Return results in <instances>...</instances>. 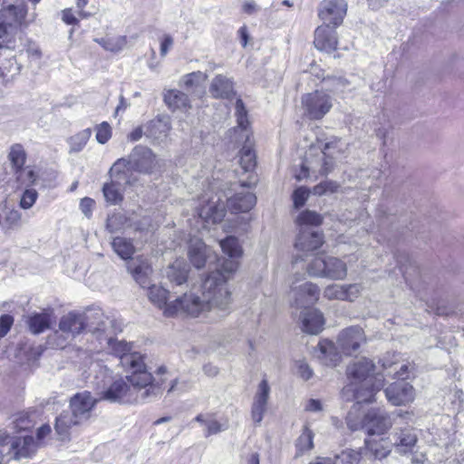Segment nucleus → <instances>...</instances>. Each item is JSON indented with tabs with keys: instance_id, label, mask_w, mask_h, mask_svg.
Instances as JSON below:
<instances>
[{
	"instance_id": "obj_30",
	"label": "nucleus",
	"mask_w": 464,
	"mask_h": 464,
	"mask_svg": "<svg viewBox=\"0 0 464 464\" xmlns=\"http://www.w3.org/2000/svg\"><path fill=\"white\" fill-rule=\"evenodd\" d=\"M96 404L90 392L76 393L71 399L72 413L77 418L89 414Z\"/></svg>"
},
{
	"instance_id": "obj_12",
	"label": "nucleus",
	"mask_w": 464,
	"mask_h": 464,
	"mask_svg": "<svg viewBox=\"0 0 464 464\" xmlns=\"http://www.w3.org/2000/svg\"><path fill=\"white\" fill-rule=\"evenodd\" d=\"M388 401L394 406H402L411 403L415 399V390L406 382H394L385 390Z\"/></svg>"
},
{
	"instance_id": "obj_36",
	"label": "nucleus",
	"mask_w": 464,
	"mask_h": 464,
	"mask_svg": "<svg viewBox=\"0 0 464 464\" xmlns=\"http://www.w3.org/2000/svg\"><path fill=\"white\" fill-rule=\"evenodd\" d=\"M314 433L313 430L308 427V425H304L303 427L302 433L296 439L295 443L296 457L303 456L314 449Z\"/></svg>"
},
{
	"instance_id": "obj_45",
	"label": "nucleus",
	"mask_w": 464,
	"mask_h": 464,
	"mask_svg": "<svg viewBox=\"0 0 464 464\" xmlns=\"http://www.w3.org/2000/svg\"><path fill=\"white\" fill-rule=\"evenodd\" d=\"M102 193L106 201L111 205L120 204L123 200V195L116 182L105 183L102 187Z\"/></svg>"
},
{
	"instance_id": "obj_18",
	"label": "nucleus",
	"mask_w": 464,
	"mask_h": 464,
	"mask_svg": "<svg viewBox=\"0 0 464 464\" xmlns=\"http://www.w3.org/2000/svg\"><path fill=\"white\" fill-rule=\"evenodd\" d=\"M198 217L206 223H220L226 216V207L218 198L217 201L208 199L198 208Z\"/></svg>"
},
{
	"instance_id": "obj_25",
	"label": "nucleus",
	"mask_w": 464,
	"mask_h": 464,
	"mask_svg": "<svg viewBox=\"0 0 464 464\" xmlns=\"http://www.w3.org/2000/svg\"><path fill=\"white\" fill-rule=\"evenodd\" d=\"M324 314L316 308H308L303 313L302 330L310 334H318L324 329Z\"/></svg>"
},
{
	"instance_id": "obj_46",
	"label": "nucleus",
	"mask_w": 464,
	"mask_h": 464,
	"mask_svg": "<svg viewBox=\"0 0 464 464\" xmlns=\"http://www.w3.org/2000/svg\"><path fill=\"white\" fill-rule=\"evenodd\" d=\"M22 224V214L19 210L12 208L4 218L3 230L6 233L19 227Z\"/></svg>"
},
{
	"instance_id": "obj_48",
	"label": "nucleus",
	"mask_w": 464,
	"mask_h": 464,
	"mask_svg": "<svg viewBox=\"0 0 464 464\" xmlns=\"http://www.w3.org/2000/svg\"><path fill=\"white\" fill-rule=\"evenodd\" d=\"M95 138L100 144L107 143L112 136V128L107 121H102L94 127Z\"/></svg>"
},
{
	"instance_id": "obj_53",
	"label": "nucleus",
	"mask_w": 464,
	"mask_h": 464,
	"mask_svg": "<svg viewBox=\"0 0 464 464\" xmlns=\"http://www.w3.org/2000/svg\"><path fill=\"white\" fill-rule=\"evenodd\" d=\"M125 218L120 213H113L110 215L106 220V228L111 233H115L121 229L123 225Z\"/></svg>"
},
{
	"instance_id": "obj_11",
	"label": "nucleus",
	"mask_w": 464,
	"mask_h": 464,
	"mask_svg": "<svg viewBox=\"0 0 464 464\" xmlns=\"http://www.w3.org/2000/svg\"><path fill=\"white\" fill-rule=\"evenodd\" d=\"M313 44L321 53L329 54L335 53L339 46L336 28L326 24L318 25L314 32Z\"/></svg>"
},
{
	"instance_id": "obj_33",
	"label": "nucleus",
	"mask_w": 464,
	"mask_h": 464,
	"mask_svg": "<svg viewBox=\"0 0 464 464\" xmlns=\"http://www.w3.org/2000/svg\"><path fill=\"white\" fill-rule=\"evenodd\" d=\"M29 331L34 334H40L51 328L52 313H34L26 319Z\"/></svg>"
},
{
	"instance_id": "obj_61",
	"label": "nucleus",
	"mask_w": 464,
	"mask_h": 464,
	"mask_svg": "<svg viewBox=\"0 0 464 464\" xmlns=\"http://www.w3.org/2000/svg\"><path fill=\"white\" fill-rule=\"evenodd\" d=\"M130 161L125 159H119L111 168V173H121L124 172L129 168Z\"/></svg>"
},
{
	"instance_id": "obj_34",
	"label": "nucleus",
	"mask_w": 464,
	"mask_h": 464,
	"mask_svg": "<svg viewBox=\"0 0 464 464\" xmlns=\"http://www.w3.org/2000/svg\"><path fill=\"white\" fill-rule=\"evenodd\" d=\"M189 267L184 258H177L169 266L167 272L168 278L171 283L180 285L187 282Z\"/></svg>"
},
{
	"instance_id": "obj_22",
	"label": "nucleus",
	"mask_w": 464,
	"mask_h": 464,
	"mask_svg": "<svg viewBox=\"0 0 464 464\" xmlns=\"http://www.w3.org/2000/svg\"><path fill=\"white\" fill-rule=\"evenodd\" d=\"M319 351L318 358L326 366L335 367L342 360V352L339 347L329 339H322L317 344Z\"/></svg>"
},
{
	"instance_id": "obj_41",
	"label": "nucleus",
	"mask_w": 464,
	"mask_h": 464,
	"mask_svg": "<svg viewBox=\"0 0 464 464\" xmlns=\"http://www.w3.org/2000/svg\"><path fill=\"white\" fill-rule=\"evenodd\" d=\"M12 459H14L13 439L7 433L0 431V464H8Z\"/></svg>"
},
{
	"instance_id": "obj_17",
	"label": "nucleus",
	"mask_w": 464,
	"mask_h": 464,
	"mask_svg": "<svg viewBox=\"0 0 464 464\" xmlns=\"http://www.w3.org/2000/svg\"><path fill=\"white\" fill-rule=\"evenodd\" d=\"M324 237L323 232L310 231L301 228L295 241V247L304 253L314 252L323 246Z\"/></svg>"
},
{
	"instance_id": "obj_10",
	"label": "nucleus",
	"mask_w": 464,
	"mask_h": 464,
	"mask_svg": "<svg viewBox=\"0 0 464 464\" xmlns=\"http://www.w3.org/2000/svg\"><path fill=\"white\" fill-rule=\"evenodd\" d=\"M101 399L111 402L134 403L138 401V395L123 379L120 378L102 392Z\"/></svg>"
},
{
	"instance_id": "obj_32",
	"label": "nucleus",
	"mask_w": 464,
	"mask_h": 464,
	"mask_svg": "<svg viewBox=\"0 0 464 464\" xmlns=\"http://www.w3.org/2000/svg\"><path fill=\"white\" fill-rule=\"evenodd\" d=\"M164 102L171 111H188L190 109L188 96L181 91L171 89L164 93Z\"/></svg>"
},
{
	"instance_id": "obj_5",
	"label": "nucleus",
	"mask_w": 464,
	"mask_h": 464,
	"mask_svg": "<svg viewBox=\"0 0 464 464\" xmlns=\"http://www.w3.org/2000/svg\"><path fill=\"white\" fill-rule=\"evenodd\" d=\"M313 276L327 277L333 280H343L347 276V266L340 258L334 256H315L307 267Z\"/></svg>"
},
{
	"instance_id": "obj_51",
	"label": "nucleus",
	"mask_w": 464,
	"mask_h": 464,
	"mask_svg": "<svg viewBox=\"0 0 464 464\" xmlns=\"http://www.w3.org/2000/svg\"><path fill=\"white\" fill-rule=\"evenodd\" d=\"M29 188L24 189L19 201V206L23 209L32 208L38 198V192L34 188Z\"/></svg>"
},
{
	"instance_id": "obj_24",
	"label": "nucleus",
	"mask_w": 464,
	"mask_h": 464,
	"mask_svg": "<svg viewBox=\"0 0 464 464\" xmlns=\"http://www.w3.org/2000/svg\"><path fill=\"white\" fill-rule=\"evenodd\" d=\"M256 203L255 194L246 191L236 193L227 198V207L233 214L245 213L250 211Z\"/></svg>"
},
{
	"instance_id": "obj_21",
	"label": "nucleus",
	"mask_w": 464,
	"mask_h": 464,
	"mask_svg": "<svg viewBox=\"0 0 464 464\" xmlns=\"http://www.w3.org/2000/svg\"><path fill=\"white\" fill-rule=\"evenodd\" d=\"M360 294V286L356 284L344 285H330L324 291V297L328 300L353 301Z\"/></svg>"
},
{
	"instance_id": "obj_15",
	"label": "nucleus",
	"mask_w": 464,
	"mask_h": 464,
	"mask_svg": "<svg viewBox=\"0 0 464 464\" xmlns=\"http://www.w3.org/2000/svg\"><path fill=\"white\" fill-rule=\"evenodd\" d=\"M364 449L375 459L381 460L391 454L393 449V443L388 434L367 435V438L364 440Z\"/></svg>"
},
{
	"instance_id": "obj_4",
	"label": "nucleus",
	"mask_w": 464,
	"mask_h": 464,
	"mask_svg": "<svg viewBox=\"0 0 464 464\" xmlns=\"http://www.w3.org/2000/svg\"><path fill=\"white\" fill-rule=\"evenodd\" d=\"M303 115L310 121H321L327 115L333 106L331 93L323 89H316L301 97Z\"/></svg>"
},
{
	"instance_id": "obj_31",
	"label": "nucleus",
	"mask_w": 464,
	"mask_h": 464,
	"mask_svg": "<svg viewBox=\"0 0 464 464\" xmlns=\"http://www.w3.org/2000/svg\"><path fill=\"white\" fill-rule=\"evenodd\" d=\"M108 343L112 353L121 359L124 368L130 364L131 360H134V355H142L139 352H132L133 345L131 343L110 339Z\"/></svg>"
},
{
	"instance_id": "obj_63",
	"label": "nucleus",
	"mask_w": 464,
	"mask_h": 464,
	"mask_svg": "<svg viewBox=\"0 0 464 464\" xmlns=\"http://www.w3.org/2000/svg\"><path fill=\"white\" fill-rule=\"evenodd\" d=\"M394 378H396L397 382H404L405 380L410 378V370L407 364L401 365L400 370L396 372Z\"/></svg>"
},
{
	"instance_id": "obj_38",
	"label": "nucleus",
	"mask_w": 464,
	"mask_h": 464,
	"mask_svg": "<svg viewBox=\"0 0 464 464\" xmlns=\"http://www.w3.org/2000/svg\"><path fill=\"white\" fill-rule=\"evenodd\" d=\"M130 274L135 281L143 288L147 287L150 284L149 276L152 269L147 260H140V263L134 267H129Z\"/></svg>"
},
{
	"instance_id": "obj_55",
	"label": "nucleus",
	"mask_w": 464,
	"mask_h": 464,
	"mask_svg": "<svg viewBox=\"0 0 464 464\" xmlns=\"http://www.w3.org/2000/svg\"><path fill=\"white\" fill-rule=\"evenodd\" d=\"M14 317L11 314H2L0 316V338L5 336L14 324Z\"/></svg>"
},
{
	"instance_id": "obj_52",
	"label": "nucleus",
	"mask_w": 464,
	"mask_h": 464,
	"mask_svg": "<svg viewBox=\"0 0 464 464\" xmlns=\"http://www.w3.org/2000/svg\"><path fill=\"white\" fill-rule=\"evenodd\" d=\"M310 190L305 187H298L292 194V199L295 208L298 209L304 206L308 199Z\"/></svg>"
},
{
	"instance_id": "obj_6",
	"label": "nucleus",
	"mask_w": 464,
	"mask_h": 464,
	"mask_svg": "<svg viewBox=\"0 0 464 464\" xmlns=\"http://www.w3.org/2000/svg\"><path fill=\"white\" fill-rule=\"evenodd\" d=\"M392 426L390 413L381 408L368 410L361 420V429L367 435H386Z\"/></svg>"
},
{
	"instance_id": "obj_56",
	"label": "nucleus",
	"mask_w": 464,
	"mask_h": 464,
	"mask_svg": "<svg viewBox=\"0 0 464 464\" xmlns=\"http://www.w3.org/2000/svg\"><path fill=\"white\" fill-rule=\"evenodd\" d=\"M173 45V38L169 34H164L160 38V56L164 57L169 53V49Z\"/></svg>"
},
{
	"instance_id": "obj_8",
	"label": "nucleus",
	"mask_w": 464,
	"mask_h": 464,
	"mask_svg": "<svg viewBox=\"0 0 464 464\" xmlns=\"http://www.w3.org/2000/svg\"><path fill=\"white\" fill-rule=\"evenodd\" d=\"M365 341L364 331L358 325L343 329L336 339L338 347L344 355H351L356 352Z\"/></svg>"
},
{
	"instance_id": "obj_3",
	"label": "nucleus",
	"mask_w": 464,
	"mask_h": 464,
	"mask_svg": "<svg viewBox=\"0 0 464 464\" xmlns=\"http://www.w3.org/2000/svg\"><path fill=\"white\" fill-rule=\"evenodd\" d=\"M7 159L18 188L32 187L36 183L38 176L32 167H25L27 153L21 143L10 147Z\"/></svg>"
},
{
	"instance_id": "obj_16",
	"label": "nucleus",
	"mask_w": 464,
	"mask_h": 464,
	"mask_svg": "<svg viewBox=\"0 0 464 464\" xmlns=\"http://www.w3.org/2000/svg\"><path fill=\"white\" fill-rule=\"evenodd\" d=\"M88 325L87 316L76 311H71L63 315L59 321V329L72 337L81 334Z\"/></svg>"
},
{
	"instance_id": "obj_47",
	"label": "nucleus",
	"mask_w": 464,
	"mask_h": 464,
	"mask_svg": "<svg viewBox=\"0 0 464 464\" xmlns=\"http://www.w3.org/2000/svg\"><path fill=\"white\" fill-rule=\"evenodd\" d=\"M329 147L330 144L325 143L322 150V165L318 170L319 175L322 177L327 176L334 169V158L327 154V150L329 149Z\"/></svg>"
},
{
	"instance_id": "obj_42",
	"label": "nucleus",
	"mask_w": 464,
	"mask_h": 464,
	"mask_svg": "<svg viewBox=\"0 0 464 464\" xmlns=\"http://www.w3.org/2000/svg\"><path fill=\"white\" fill-rule=\"evenodd\" d=\"M92 136V130L90 128L84 129L74 135L71 136L68 140L70 146V152H80L86 146L88 140Z\"/></svg>"
},
{
	"instance_id": "obj_58",
	"label": "nucleus",
	"mask_w": 464,
	"mask_h": 464,
	"mask_svg": "<svg viewBox=\"0 0 464 464\" xmlns=\"http://www.w3.org/2000/svg\"><path fill=\"white\" fill-rule=\"evenodd\" d=\"M62 20L68 25H76L79 24V20L74 15L72 8H65L62 11Z\"/></svg>"
},
{
	"instance_id": "obj_23",
	"label": "nucleus",
	"mask_w": 464,
	"mask_h": 464,
	"mask_svg": "<svg viewBox=\"0 0 464 464\" xmlns=\"http://www.w3.org/2000/svg\"><path fill=\"white\" fill-rule=\"evenodd\" d=\"M209 92L211 97L220 100H232L236 95L233 82L222 74H218L213 78Z\"/></svg>"
},
{
	"instance_id": "obj_57",
	"label": "nucleus",
	"mask_w": 464,
	"mask_h": 464,
	"mask_svg": "<svg viewBox=\"0 0 464 464\" xmlns=\"http://www.w3.org/2000/svg\"><path fill=\"white\" fill-rule=\"evenodd\" d=\"M95 206V201L91 198H83L80 202V208L84 215L90 218L92 214V209Z\"/></svg>"
},
{
	"instance_id": "obj_27",
	"label": "nucleus",
	"mask_w": 464,
	"mask_h": 464,
	"mask_svg": "<svg viewBox=\"0 0 464 464\" xmlns=\"http://www.w3.org/2000/svg\"><path fill=\"white\" fill-rule=\"evenodd\" d=\"M14 459L33 457L39 448V444L33 436L15 437L13 439Z\"/></svg>"
},
{
	"instance_id": "obj_14",
	"label": "nucleus",
	"mask_w": 464,
	"mask_h": 464,
	"mask_svg": "<svg viewBox=\"0 0 464 464\" xmlns=\"http://www.w3.org/2000/svg\"><path fill=\"white\" fill-rule=\"evenodd\" d=\"M348 387L353 392V399L357 403H371L375 401L376 393L383 387V379L377 378Z\"/></svg>"
},
{
	"instance_id": "obj_62",
	"label": "nucleus",
	"mask_w": 464,
	"mask_h": 464,
	"mask_svg": "<svg viewBox=\"0 0 464 464\" xmlns=\"http://www.w3.org/2000/svg\"><path fill=\"white\" fill-rule=\"evenodd\" d=\"M202 75L201 72H193L184 76V86L191 88L195 85L196 81Z\"/></svg>"
},
{
	"instance_id": "obj_29",
	"label": "nucleus",
	"mask_w": 464,
	"mask_h": 464,
	"mask_svg": "<svg viewBox=\"0 0 464 464\" xmlns=\"http://www.w3.org/2000/svg\"><path fill=\"white\" fill-rule=\"evenodd\" d=\"M239 164L245 172L254 171L256 167V154L250 134H246L245 143L239 150Z\"/></svg>"
},
{
	"instance_id": "obj_7",
	"label": "nucleus",
	"mask_w": 464,
	"mask_h": 464,
	"mask_svg": "<svg viewBox=\"0 0 464 464\" xmlns=\"http://www.w3.org/2000/svg\"><path fill=\"white\" fill-rule=\"evenodd\" d=\"M347 13V4L344 0H323L318 7V17L326 24L334 28L342 25Z\"/></svg>"
},
{
	"instance_id": "obj_13",
	"label": "nucleus",
	"mask_w": 464,
	"mask_h": 464,
	"mask_svg": "<svg viewBox=\"0 0 464 464\" xmlns=\"http://www.w3.org/2000/svg\"><path fill=\"white\" fill-rule=\"evenodd\" d=\"M374 363L366 358H362L347 366L346 375L350 381L348 386L363 382H371V380L377 379L378 376L374 374Z\"/></svg>"
},
{
	"instance_id": "obj_59",
	"label": "nucleus",
	"mask_w": 464,
	"mask_h": 464,
	"mask_svg": "<svg viewBox=\"0 0 464 464\" xmlns=\"http://www.w3.org/2000/svg\"><path fill=\"white\" fill-rule=\"evenodd\" d=\"M297 370L299 376L304 381H307L313 377V370L304 362H300L298 363Z\"/></svg>"
},
{
	"instance_id": "obj_43",
	"label": "nucleus",
	"mask_w": 464,
	"mask_h": 464,
	"mask_svg": "<svg viewBox=\"0 0 464 464\" xmlns=\"http://www.w3.org/2000/svg\"><path fill=\"white\" fill-rule=\"evenodd\" d=\"M324 218L319 213L305 209L299 213L295 219V224L299 227L302 226H314L319 227L323 224Z\"/></svg>"
},
{
	"instance_id": "obj_44",
	"label": "nucleus",
	"mask_w": 464,
	"mask_h": 464,
	"mask_svg": "<svg viewBox=\"0 0 464 464\" xmlns=\"http://www.w3.org/2000/svg\"><path fill=\"white\" fill-rule=\"evenodd\" d=\"M319 287L315 284L306 282L299 286L297 291L296 302L298 300L316 302L319 299Z\"/></svg>"
},
{
	"instance_id": "obj_54",
	"label": "nucleus",
	"mask_w": 464,
	"mask_h": 464,
	"mask_svg": "<svg viewBox=\"0 0 464 464\" xmlns=\"http://www.w3.org/2000/svg\"><path fill=\"white\" fill-rule=\"evenodd\" d=\"M237 126L234 129H232L230 131L234 134H237L239 132V136L241 139H246V134H250L252 136L251 132H247V129L250 125V122L248 121L247 114L244 116H237Z\"/></svg>"
},
{
	"instance_id": "obj_37",
	"label": "nucleus",
	"mask_w": 464,
	"mask_h": 464,
	"mask_svg": "<svg viewBox=\"0 0 464 464\" xmlns=\"http://www.w3.org/2000/svg\"><path fill=\"white\" fill-rule=\"evenodd\" d=\"M111 247L124 260L131 259L135 253L132 240L122 237H115L111 241Z\"/></svg>"
},
{
	"instance_id": "obj_9",
	"label": "nucleus",
	"mask_w": 464,
	"mask_h": 464,
	"mask_svg": "<svg viewBox=\"0 0 464 464\" xmlns=\"http://www.w3.org/2000/svg\"><path fill=\"white\" fill-rule=\"evenodd\" d=\"M132 167L136 171L144 174H152L161 171L160 161L150 149L137 146L132 151Z\"/></svg>"
},
{
	"instance_id": "obj_35",
	"label": "nucleus",
	"mask_w": 464,
	"mask_h": 464,
	"mask_svg": "<svg viewBox=\"0 0 464 464\" xmlns=\"http://www.w3.org/2000/svg\"><path fill=\"white\" fill-rule=\"evenodd\" d=\"M79 420L77 417L70 411H63L56 417L54 429L58 436L62 439H69L70 430L77 425Z\"/></svg>"
},
{
	"instance_id": "obj_40",
	"label": "nucleus",
	"mask_w": 464,
	"mask_h": 464,
	"mask_svg": "<svg viewBox=\"0 0 464 464\" xmlns=\"http://www.w3.org/2000/svg\"><path fill=\"white\" fill-rule=\"evenodd\" d=\"M35 416V412H19L14 420L15 431H32L36 424Z\"/></svg>"
},
{
	"instance_id": "obj_39",
	"label": "nucleus",
	"mask_w": 464,
	"mask_h": 464,
	"mask_svg": "<svg viewBox=\"0 0 464 464\" xmlns=\"http://www.w3.org/2000/svg\"><path fill=\"white\" fill-rule=\"evenodd\" d=\"M334 464H364L362 450L346 449L335 455Z\"/></svg>"
},
{
	"instance_id": "obj_2",
	"label": "nucleus",
	"mask_w": 464,
	"mask_h": 464,
	"mask_svg": "<svg viewBox=\"0 0 464 464\" xmlns=\"http://www.w3.org/2000/svg\"><path fill=\"white\" fill-rule=\"evenodd\" d=\"M125 370L130 372L127 379L132 386L133 392H135V390L146 389L144 395L149 396L156 395L163 390V384L166 380L161 376L165 375L168 372L166 366H160L156 371L159 378H154L147 369L145 356L134 355V360L130 362Z\"/></svg>"
},
{
	"instance_id": "obj_64",
	"label": "nucleus",
	"mask_w": 464,
	"mask_h": 464,
	"mask_svg": "<svg viewBox=\"0 0 464 464\" xmlns=\"http://www.w3.org/2000/svg\"><path fill=\"white\" fill-rule=\"evenodd\" d=\"M321 410L322 404L319 400L310 399L305 405L306 411H318Z\"/></svg>"
},
{
	"instance_id": "obj_26",
	"label": "nucleus",
	"mask_w": 464,
	"mask_h": 464,
	"mask_svg": "<svg viewBox=\"0 0 464 464\" xmlns=\"http://www.w3.org/2000/svg\"><path fill=\"white\" fill-rule=\"evenodd\" d=\"M188 256L195 267L202 268L205 266L208 257V247L202 239L191 238L189 240Z\"/></svg>"
},
{
	"instance_id": "obj_50",
	"label": "nucleus",
	"mask_w": 464,
	"mask_h": 464,
	"mask_svg": "<svg viewBox=\"0 0 464 464\" xmlns=\"http://www.w3.org/2000/svg\"><path fill=\"white\" fill-rule=\"evenodd\" d=\"M339 188L340 185L336 181L327 179L315 185L312 191L316 196H323L326 193H334Z\"/></svg>"
},
{
	"instance_id": "obj_60",
	"label": "nucleus",
	"mask_w": 464,
	"mask_h": 464,
	"mask_svg": "<svg viewBox=\"0 0 464 464\" xmlns=\"http://www.w3.org/2000/svg\"><path fill=\"white\" fill-rule=\"evenodd\" d=\"M52 432L51 426L49 424H43L36 430V440L41 445L42 440L48 437Z\"/></svg>"
},
{
	"instance_id": "obj_20",
	"label": "nucleus",
	"mask_w": 464,
	"mask_h": 464,
	"mask_svg": "<svg viewBox=\"0 0 464 464\" xmlns=\"http://www.w3.org/2000/svg\"><path fill=\"white\" fill-rule=\"evenodd\" d=\"M28 7L25 4L9 5L0 11V19L14 28L25 26Z\"/></svg>"
},
{
	"instance_id": "obj_28",
	"label": "nucleus",
	"mask_w": 464,
	"mask_h": 464,
	"mask_svg": "<svg viewBox=\"0 0 464 464\" xmlns=\"http://www.w3.org/2000/svg\"><path fill=\"white\" fill-rule=\"evenodd\" d=\"M418 442V437L412 428H402L396 433V439L393 447L401 454L411 453Z\"/></svg>"
},
{
	"instance_id": "obj_19",
	"label": "nucleus",
	"mask_w": 464,
	"mask_h": 464,
	"mask_svg": "<svg viewBox=\"0 0 464 464\" xmlns=\"http://www.w3.org/2000/svg\"><path fill=\"white\" fill-rule=\"evenodd\" d=\"M269 392L270 388L267 381L266 379L262 380L251 407V418L256 424L262 421L264 413L266 411Z\"/></svg>"
},
{
	"instance_id": "obj_1",
	"label": "nucleus",
	"mask_w": 464,
	"mask_h": 464,
	"mask_svg": "<svg viewBox=\"0 0 464 464\" xmlns=\"http://www.w3.org/2000/svg\"><path fill=\"white\" fill-rule=\"evenodd\" d=\"M219 245L229 259L223 260L220 269L211 272L204 279L202 299L194 295L184 294L168 303L169 290L157 285L148 286L149 300L162 311L165 317L179 315L197 317L202 312L212 308L227 309L231 303V293L227 288V282L237 270L238 259L243 255V249L238 239L234 236H228L220 240Z\"/></svg>"
},
{
	"instance_id": "obj_49",
	"label": "nucleus",
	"mask_w": 464,
	"mask_h": 464,
	"mask_svg": "<svg viewBox=\"0 0 464 464\" xmlns=\"http://www.w3.org/2000/svg\"><path fill=\"white\" fill-rule=\"evenodd\" d=\"M14 27L0 19V48H10V44L14 43V37L11 33Z\"/></svg>"
}]
</instances>
